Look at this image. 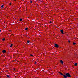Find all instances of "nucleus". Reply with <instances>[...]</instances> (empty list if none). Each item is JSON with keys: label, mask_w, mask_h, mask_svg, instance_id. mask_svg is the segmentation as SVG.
<instances>
[{"label": "nucleus", "mask_w": 78, "mask_h": 78, "mask_svg": "<svg viewBox=\"0 0 78 78\" xmlns=\"http://www.w3.org/2000/svg\"><path fill=\"white\" fill-rule=\"evenodd\" d=\"M66 78H67V77H70L71 76H70V75L69 73H66Z\"/></svg>", "instance_id": "1"}, {"label": "nucleus", "mask_w": 78, "mask_h": 78, "mask_svg": "<svg viewBox=\"0 0 78 78\" xmlns=\"http://www.w3.org/2000/svg\"><path fill=\"white\" fill-rule=\"evenodd\" d=\"M6 76H7V77H8V78H9V75H7Z\"/></svg>", "instance_id": "14"}, {"label": "nucleus", "mask_w": 78, "mask_h": 78, "mask_svg": "<svg viewBox=\"0 0 78 78\" xmlns=\"http://www.w3.org/2000/svg\"><path fill=\"white\" fill-rule=\"evenodd\" d=\"M5 38H3V39H2V41H5Z\"/></svg>", "instance_id": "8"}, {"label": "nucleus", "mask_w": 78, "mask_h": 78, "mask_svg": "<svg viewBox=\"0 0 78 78\" xmlns=\"http://www.w3.org/2000/svg\"><path fill=\"white\" fill-rule=\"evenodd\" d=\"M28 28H26L25 29V30H28Z\"/></svg>", "instance_id": "11"}, {"label": "nucleus", "mask_w": 78, "mask_h": 78, "mask_svg": "<svg viewBox=\"0 0 78 78\" xmlns=\"http://www.w3.org/2000/svg\"><path fill=\"white\" fill-rule=\"evenodd\" d=\"M55 47L56 48H58V47H59V46L57 44H55Z\"/></svg>", "instance_id": "3"}, {"label": "nucleus", "mask_w": 78, "mask_h": 78, "mask_svg": "<svg viewBox=\"0 0 78 78\" xmlns=\"http://www.w3.org/2000/svg\"><path fill=\"white\" fill-rule=\"evenodd\" d=\"M15 70H16V69L15 68H14L13 69V71L14 72H15Z\"/></svg>", "instance_id": "12"}, {"label": "nucleus", "mask_w": 78, "mask_h": 78, "mask_svg": "<svg viewBox=\"0 0 78 78\" xmlns=\"http://www.w3.org/2000/svg\"><path fill=\"white\" fill-rule=\"evenodd\" d=\"M1 31H2V30H0V32H1Z\"/></svg>", "instance_id": "20"}, {"label": "nucleus", "mask_w": 78, "mask_h": 78, "mask_svg": "<svg viewBox=\"0 0 78 78\" xmlns=\"http://www.w3.org/2000/svg\"><path fill=\"white\" fill-rule=\"evenodd\" d=\"M12 45H13L12 44H11L10 46V47H12Z\"/></svg>", "instance_id": "13"}, {"label": "nucleus", "mask_w": 78, "mask_h": 78, "mask_svg": "<svg viewBox=\"0 0 78 78\" xmlns=\"http://www.w3.org/2000/svg\"><path fill=\"white\" fill-rule=\"evenodd\" d=\"M2 53H6V50H3L2 51Z\"/></svg>", "instance_id": "5"}, {"label": "nucleus", "mask_w": 78, "mask_h": 78, "mask_svg": "<svg viewBox=\"0 0 78 78\" xmlns=\"http://www.w3.org/2000/svg\"><path fill=\"white\" fill-rule=\"evenodd\" d=\"M50 23H51V21H50Z\"/></svg>", "instance_id": "22"}, {"label": "nucleus", "mask_w": 78, "mask_h": 78, "mask_svg": "<svg viewBox=\"0 0 78 78\" xmlns=\"http://www.w3.org/2000/svg\"><path fill=\"white\" fill-rule=\"evenodd\" d=\"M75 66H77V63H75Z\"/></svg>", "instance_id": "9"}, {"label": "nucleus", "mask_w": 78, "mask_h": 78, "mask_svg": "<svg viewBox=\"0 0 78 78\" xmlns=\"http://www.w3.org/2000/svg\"><path fill=\"white\" fill-rule=\"evenodd\" d=\"M1 8H4V6L3 5H2L1 6Z\"/></svg>", "instance_id": "7"}, {"label": "nucleus", "mask_w": 78, "mask_h": 78, "mask_svg": "<svg viewBox=\"0 0 78 78\" xmlns=\"http://www.w3.org/2000/svg\"><path fill=\"white\" fill-rule=\"evenodd\" d=\"M35 64H36V62H35Z\"/></svg>", "instance_id": "23"}, {"label": "nucleus", "mask_w": 78, "mask_h": 78, "mask_svg": "<svg viewBox=\"0 0 78 78\" xmlns=\"http://www.w3.org/2000/svg\"><path fill=\"white\" fill-rule=\"evenodd\" d=\"M9 5H11V3H10Z\"/></svg>", "instance_id": "19"}, {"label": "nucleus", "mask_w": 78, "mask_h": 78, "mask_svg": "<svg viewBox=\"0 0 78 78\" xmlns=\"http://www.w3.org/2000/svg\"><path fill=\"white\" fill-rule=\"evenodd\" d=\"M68 42H69V43H70V41H68Z\"/></svg>", "instance_id": "17"}, {"label": "nucleus", "mask_w": 78, "mask_h": 78, "mask_svg": "<svg viewBox=\"0 0 78 78\" xmlns=\"http://www.w3.org/2000/svg\"><path fill=\"white\" fill-rule=\"evenodd\" d=\"M27 43H29L30 42V41H27Z\"/></svg>", "instance_id": "16"}, {"label": "nucleus", "mask_w": 78, "mask_h": 78, "mask_svg": "<svg viewBox=\"0 0 78 78\" xmlns=\"http://www.w3.org/2000/svg\"><path fill=\"white\" fill-rule=\"evenodd\" d=\"M76 44V43L75 42L73 43V45H75Z\"/></svg>", "instance_id": "15"}, {"label": "nucleus", "mask_w": 78, "mask_h": 78, "mask_svg": "<svg viewBox=\"0 0 78 78\" xmlns=\"http://www.w3.org/2000/svg\"><path fill=\"white\" fill-rule=\"evenodd\" d=\"M61 75H63L64 77V78H67V76L66 75H63L62 73H61L59 72V73Z\"/></svg>", "instance_id": "2"}, {"label": "nucleus", "mask_w": 78, "mask_h": 78, "mask_svg": "<svg viewBox=\"0 0 78 78\" xmlns=\"http://www.w3.org/2000/svg\"><path fill=\"white\" fill-rule=\"evenodd\" d=\"M20 22L22 21V19H20Z\"/></svg>", "instance_id": "10"}, {"label": "nucleus", "mask_w": 78, "mask_h": 78, "mask_svg": "<svg viewBox=\"0 0 78 78\" xmlns=\"http://www.w3.org/2000/svg\"><path fill=\"white\" fill-rule=\"evenodd\" d=\"M32 1H30V3H32Z\"/></svg>", "instance_id": "21"}, {"label": "nucleus", "mask_w": 78, "mask_h": 78, "mask_svg": "<svg viewBox=\"0 0 78 78\" xmlns=\"http://www.w3.org/2000/svg\"><path fill=\"white\" fill-rule=\"evenodd\" d=\"M30 56H33V55H30Z\"/></svg>", "instance_id": "18"}, {"label": "nucleus", "mask_w": 78, "mask_h": 78, "mask_svg": "<svg viewBox=\"0 0 78 78\" xmlns=\"http://www.w3.org/2000/svg\"><path fill=\"white\" fill-rule=\"evenodd\" d=\"M61 32L62 34H64V32H63V30H61Z\"/></svg>", "instance_id": "6"}, {"label": "nucleus", "mask_w": 78, "mask_h": 78, "mask_svg": "<svg viewBox=\"0 0 78 78\" xmlns=\"http://www.w3.org/2000/svg\"><path fill=\"white\" fill-rule=\"evenodd\" d=\"M60 63L61 64H64V62H63V61L62 60H60Z\"/></svg>", "instance_id": "4"}]
</instances>
